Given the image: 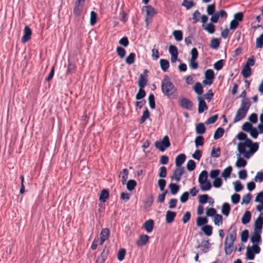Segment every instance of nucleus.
<instances>
[{
	"mask_svg": "<svg viewBox=\"0 0 263 263\" xmlns=\"http://www.w3.org/2000/svg\"><path fill=\"white\" fill-rule=\"evenodd\" d=\"M170 145L171 143L167 136H165L162 140L156 141L155 143V147L161 152H164Z\"/></svg>",
	"mask_w": 263,
	"mask_h": 263,
	"instance_id": "20e7f679",
	"label": "nucleus"
},
{
	"mask_svg": "<svg viewBox=\"0 0 263 263\" xmlns=\"http://www.w3.org/2000/svg\"><path fill=\"white\" fill-rule=\"evenodd\" d=\"M184 172V167H177L176 169L173 170V174L171 176V178L172 180H175L177 182H179L181 179V177Z\"/></svg>",
	"mask_w": 263,
	"mask_h": 263,
	"instance_id": "0eeeda50",
	"label": "nucleus"
},
{
	"mask_svg": "<svg viewBox=\"0 0 263 263\" xmlns=\"http://www.w3.org/2000/svg\"><path fill=\"white\" fill-rule=\"evenodd\" d=\"M146 12L147 16L151 19L152 17L156 13L155 9L151 5H147L145 7Z\"/></svg>",
	"mask_w": 263,
	"mask_h": 263,
	"instance_id": "5701e85b",
	"label": "nucleus"
},
{
	"mask_svg": "<svg viewBox=\"0 0 263 263\" xmlns=\"http://www.w3.org/2000/svg\"><path fill=\"white\" fill-rule=\"evenodd\" d=\"M161 90L164 95L168 98H175L174 92L177 90L176 88L171 82L169 77L167 75L164 76L161 82Z\"/></svg>",
	"mask_w": 263,
	"mask_h": 263,
	"instance_id": "7ed1b4c3",
	"label": "nucleus"
},
{
	"mask_svg": "<svg viewBox=\"0 0 263 263\" xmlns=\"http://www.w3.org/2000/svg\"><path fill=\"white\" fill-rule=\"evenodd\" d=\"M213 221L215 225L219 226L220 224H222L223 222V218L222 216L221 215L216 214L213 217Z\"/></svg>",
	"mask_w": 263,
	"mask_h": 263,
	"instance_id": "4c0bfd02",
	"label": "nucleus"
},
{
	"mask_svg": "<svg viewBox=\"0 0 263 263\" xmlns=\"http://www.w3.org/2000/svg\"><path fill=\"white\" fill-rule=\"evenodd\" d=\"M108 254V250H106L105 249H104L102 251V252L101 253V255L100 256H99L96 261L97 262L99 263H104L105 260L106 259L107 256Z\"/></svg>",
	"mask_w": 263,
	"mask_h": 263,
	"instance_id": "dca6fc26",
	"label": "nucleus"
},
{
	"mask_svg": "<svg viewBox=\"0 0 263 263\" xmlns=\"http://www.w3.org/2000/svg\"><path fill=\"white\" fill-rule=\"evenodd\" d=\"M171 193L173 195L176 194L179 190V186L175 183H171L169 184Z\"/></svg>",
	"mask_w": 263,
	"mask_h": 263,
	"instance_id": "58836bf2",
	"label": "nucleus"
},
{
	"mask_svg": "<svg viewBox=\"0 0 263 263\" xmlns=\"http://www.w3.org/2000/svg\"><path fill=\"white\" fill-rule=\"evenodd\" d=\"M145 91L143 88H139V91L136 96V99L137 100H140L145 97Z\"/></svg>",
	"mask_w": 263,
	"mask_h": 263,
	"instance_id": "5fc2aeb1",
	"label": "nucleus"
},
{
	"mask_svg": "<svg viewBox=\"0 0 263 263\" xmlns=\"http://www.w3.org/2000/svg\"><path fill=\"white\" fill-rule=\"evenodd\" d=\"M232 171V167L231 166H229L223 170L221 173V176L226 179L230 177Z\"/></svg>",
	"mask_w": 263,
	"mask_h": 263,
	"instance_id": "f704fd0d",
	"label": "nucleus"
},
{
	"mask_svg": "<svg viewBox=\"0 0 263 263\" xmlns=\"http://www.w3.org/2000/svg\"><path fill=\"white\" fill-rule=\"evenodd\" d=\"M256 47L257 48H261L263 47V33L256 39Z\"/></svg>",
	"mask_w": 263,
	"mask_h": 263,
	"instance_id": "864d4df0",
	"label": "nucleus"
},
{
	"mask_svg": "<svg viewBox=\"0 0 263 263\" xmlns=\"http://www.w3.org/2000/svg\"><path fill=\"white\" fill-rule=\"evenodd\" d=\"M76 69V65L75 64L69 60H68V64L67 66V74L70 75L72 73L73 71Z\"/></svg>",
	"mask_w": 263,
	"mask_h": 263,
	"instance_id": "e433bc0d",
	"label": "nucleus"
},
{
	"mask_svg": "<svg viewBox=\"0 0 263 263\" xmlns=\"http://www.w3.org/2000/svg\"><path fill=\"white\" fill-rule=\"evenodd\" d=\"M215 11V4H213L208 6L206 12L208 15H211L214 14Z\"/></svg>",
	"mask_w": 263,
	"mask_h": 263,
	"instance_id": "0e129e2a",
	"label": "nucleus"
},
{
	"mask_svg": "<svg viewBox=\"0 0 263 263\" xmlns=\"http://www.w3.org/2000/svg\"><path fill=\"white\" fill-rule=\"evenodd\" d=\"M241 74L245 78H248L251 74V69L248 65H245L241 71Z\"/></svg>",
	"mask_w": 263,
	"mask_h": 263,
	"instance_id": "cd10ccee",
	"label": "nucleus"
},
{
	"mask_svg": "<svg viewBox=\"0 0 263 263\" xmlns=\"http://www.w3.org/2000/svg\"><path fill=\"white\" fill-rule=\"evenodd\" d=\"M218 116L217 114L214 115V116H212L209 118L208 120L206 121L205 123L206 124H211L214 123L218 119Z\"/></svg>",
	"mask_w": 263,
	"mask_h": 263,
	"instance_id": "774afa93",
	"label": "nucleus"
},
{
	"mask_svg": "<svg viewBox=\"0 0 263 263\" xmlns=\"http://www.w3.org/2000/svg\"><path fill=\"white\" fill-rule=\"evenodd\" d=\"M224 64V60H220L218 61H217L215 64H214V68L216 70H221Z\"/></svg>",
	"mask_w": 263,
	"mask_h": 263,
	"instance_id": "8fccbe9b",
	"label": "nucleus"
},
{
	"mask_svg": "<svg viewBox=\"0 0 263 263\" xmlns=\"http://www.w3.org/2000/svg\"><path fill=\"white\" fill-rule=\"evenodd\" d=\"M97 14L95 11H91L90 12V24L91 26L94 25L97 22Z\"/></svg>",
	"mask_w": 263,
	"mask_h": 263,
	"instance_id": "bf43d9fd",
	"label": "nucleus"
},
{
	"mask_svg": "<svg viewBox=\"0 0 263 263\" xmlns=\"http://www.w3.org/2000/svg\"><path fill=\"white\" fill-rule=\"evenodd\" d=\"M259 148L257 142H253L251 139H247L246 142H239L237 145V150L239 154L243 155L246 159H249Z\"/></svg>",
	"mask_w": 263,
	"mask_h": 263,
	"instance_id": "f257e3e1",
	"label": "nucleus"
},
{
	"mask_svg": "<svg viewBox=\"0 0 263 263\" xmlns=\"http://www.w3.org/2000/svg\"><path fill=\"white\" fill-rule=\"evenodd\" d=\"M196 167V163L193 160H190L186 165V168L189 171H193Z\"/></svg>",
	"mask_w": 263,
	"mask_h": 263,
	"instance_id": "052dcab7",
	"label": "nucleus"
},
{
	"mask_svg": "<svg viewBox=\"0 0 263 263\" xmlns=\"http://www.w3.org/2000/svg\"><path fill=\"white\" fill-rule=\"evenodd\" d=\"M205 132V127L203 123H200L196 126V132L197 134L202 135Z\"/></svg>",
	"mask_w": 263,
	"mask_h": 263,
	"instance_id": "72a5a7b5",
	"label": "nucleus"
},
{
	"mask_svg": "<svg viewBox=\"0 0 263 263\" xmlns=\"http://www.w3.org/2000/svg\"><path fill=\"white\" fill-rule=\"evenodd\" d=\"M233 183L234 185V190L236 192H240L243 188V185L238 180L234 182Z\"/></svg>",
	"mask_w": 263,
	"mask_h": 263,
	"instance_id": "13d9d810",
	"label": "nucleus"
},
{
	"mask_svg": "<svg viewBox=\"0 0 263 263\" xmlns=\"http://www.w3.org/2000/svg\"><path fill=\"white\" fill-rule=\"evenodd\" d=\"M195 92L198 95H200L203 92V88L200 82H197L194 87Z\"/></svg>",
	"mask_w": 263,
	"mask_h": 263,
	"instance_id": "ea45409f",
	"label": "nucleus"
},
{
	"mask_svg": "<svg viewBox=\"0 0 263 263\" xmlns=\"http://www.w3.org/2000/svg\"><path fill=\"white\" fill-rule=\"evenodd\" d=\"M249 231L248 230H243L240 235L241 240L243 242H246L248 238Z\"/></svg>",
	"mask_w": 263,
	"mask_h": 263,
	"instance_id": "680f3d73",
	"label": "nucleus"
},
{
	"mask_svg": "<svg viewBox=\"0 0 263 263\" xmlns=\"http://www.w3.org/2000/svg\"><path fill=\"white\" fill-rule=\"evenodd\" d=\"M205 80L202 83L205 85H211L214 79V72L212 69H209L205 71Z\"/></svg>",
	"mask_w": 263,
	"mask_h": 263,
	"instance_id": "423d86ee",
	"label": "nucleus"
},
{
	"mask_svg": "<svg viewBox=\"0 0 263 263\" xmlns=\"http://www.w3.org/2000/svg\"><path fill=\"white\" fill-rule=\"evenodd\" d=\"M122 173L123 174V175L122 176L121 182L124 185L126 183V180L128 178L129 172L127 169L124 168L122 170Z\"/></svg>",
	"mask_w": 263,
	"mask_h": 263,
	"instance_id": "603ef678",
	"label": "nucleus"
},
{
	"mask_svg": "<svg viewBox=\"0 0 263 263\" xmlns=\"http://www.w3.org/2000/svg\"><path fill=\"white\" fill-rule=\"evenodd\" d=\"M197 100L198 101V111L199 114L202 113L204 110L208 109V106L204 101V98L201 96H198Z\"/></svg>",
	"mask_w": 263,
	"mask_h": 263,
	"instance_id": "9d476101",
	"label": "nucleus"
},
{
	"mask_svg": "<svg viewBox=\"0 0 263 263\" xmlns=\"http://www.w3.org/2000/svg\"><path fill=\"white\" fill-rule=\"evenodd\" d=\"M200 187L202 191H206L210 190L212 187V185L211 182L206 180V181H204L202 184H200Z\"/></svg>",
	"mask_w": 263,
	"mask_h": 263,
	"instance_id": "2f4dec72",
	"label": "nucleus"
},
{
	"mask_svg": "<svg viewBox=\"0 0 263 263\" xmlns=\"http://www.w3.org/2000/svg\"><path fill=\"white\" fill-rule=\"evenodd\" d=\"M173 34L177 41H181L182 40V32L181 30H175Z\"/></svg>",
	"mask_w": 263,
	"mask_h": 263,
	"instance_id": "09e8293b",
	"label": "nucleus"
},
{
	"mask_svg": "<svg viewBox=\"0 0 263 263\" xmlns=\"http://www.w3.org/2000/svg\"><path fill=\"white\" fill-rule=\"evenodd\" d=\"M231 208L230 204L227 202H224L222 206L221 213L223 215L228 216L229 215Z\"/></svg>",
	"mask_w": 263,
	"mask_h": 263,
	"instance_id": "393cba45",
	"label": "nucleus"
},
{
	"mask_svg": "<svg viewBox=\"0 0 263 263\" xmlns=\"http://www.w3.org/2000/svg\"><path fill=\"white\" fill-rule=\"evenodd\" d=\"M202 231L206 236H211L212 234L213 227L211 225H205L202 227Z\"/></svg>",
	"mask_w": 263,
	"mask_h": 263,
	"instance_id": "7c9ffc66",
	"label": "nucleus"
},
{
	"mask_svg": "<svg viewBox=\"0 0 263 263\" xmlns=\"http://www.w3.org/2000/svg\"><path fill=\"white\" fill-rule=\"evenodd\" d=\"M224 133V130L221 127H218L215 132L214 135V139L217 140L221 138Z\"/></svg>",
	"mask_w": 263,
	"mask_h": 263,
	"instance_id": "c85d7f7f",
	"label": "nucleus"
},
{
	"mask_svg": "<svg viewBox=\"0 0 263 263\" xmlns=\"http://www.w3.org/2000/svg\"><path fill=\"white\" fill-rule=\"evenodd\" d=\"M247 164V161L243 158H240V157L237 160L235 165L236 167L240 168L245 167Z\"/></svg>",
	"mask_w": 263,
	"mask_h": 263,
	"instance_id": "a18cd8bd",
	"label": "nucleus"
},
{
	"mask_svg": "<svg viewBox=\"0 0 263 263\" xmlns=\"http://www.w3.org/2000/svg\"><path fill=\"white\" fill-rule=\"evenodd\" d=\"M219 41L218 39L213 38L210 41V46L212 49H217L219 46Z\"/></svg>",
	"mask_w": 263,
	"mask_h": 263,
	"instance_id": "37998d69",
	"label": "nucleus"
},
{
	"mask_svg": "<svg viewBox=\"0 0 263 263\" xmlns=\"http://www.w3.org/2000/svg\"><path fill=\"white\" fill-rule=\"evenodd\" d=\"M108 197V191L106 189H103L100 193L99 200L102 202H105Z\"/></svg>",
	"mask_w": 263,
	"mask_h": 263,
	"instance_id": "b1692460",
	"label": "nucleus"
},
{
	"mask_svg": "<svg viewBox=\"0 0 263 263\" xmlns=\"http://www.w3.org/2000/svg\"><path fill=\"white\" fill-rule=\"evenodd\" d=\"M220 155V149L219 147H217L215 148V147H213L211 153V156L214 158H218Z\"/></svg>",
	"mask_w": 263,
	"mask_h": 263,
	"instance_id": "4d7b16f0",
	"label": "nucleus"
},
{
	"mask_svg": "<svg viewBox=\"0 0 263 263\" xmlns=\"http://www.w3.org/2000/svg\"><path fill=\"white\" fill-rule=\"evenodd\" d=\"M147 72L148 70L145 69L144 70L143 73L140 74L139 80L138 82L139 88H144L146 86L147 82V79L146 78L147 77Z\"/></svg>",
	"mask_w": 263,
	"mask_h": 263,
	"instance_id": "1a4fd4ad",
	"label": "nucleus"
},
{
	"mask_svg": "<svg viewBox=\"0 0 263 263\" xmlns=\"http://www.w3.org/2000/svg\"><path fill=\"white\" fill-rule=\"evenodd\" d=\"M178 103L179 106L183 109H185L189 110H192L193 109V102L191 100L185 97L181 98L179 100Z\"/></svg>",
	"mask_w": 263,
	"mask_h": 263,
	"instance_id": "39448f33",
	"label": "nucleus"
},
{
	"mask_svg": "<svg viewBox=\"0 0 263 263\" xmlns=\"http://www.w3.org/2000/svg\"><path fill=\"white\" fill-rule=\"evenodd\" d=\"M176 213L172 211H167L165 215V221L167 223H172L176 216Z\"/></svg>",
	"mask_w": 263,
	"mask_h": 263,
	"instance_id": "ddd939ff",
	"label": "nucleus"
},
{
	"mask_svg": "<svg viewBox=\"0 0 263 263\" xmlns=\"http://www.w3.org/2000/svg\"><path fill=\"white\" fill-rule=\"evenodd\" d=\"M251 105V102L249 99H245L242 100L240 104V106L239 108L243 110L248 112Z\"/></svg>",
	"mask_w": 263,
	"mask_h": 263,
	"instance_id": "2eb2a0df",
	"label": "nucleus"
},
{
	"mask_svg": "<svg viewBox=\"0 0 263 263\" xmlns=\"http://www.w3.org/2000/svg\"><path fill=\"white\" fill-rule=\"evenodd\" d=\"M126 188L129 191H132L134 190L137 185V182L135 180H129L126 183Z\"/></svg>",
	"mask_w": 263,
	"mask_h": 263,
	"instance_id": "c9c22d12",
	"label": "nucleus"
},
{
	"mask_svg": "<svg viewBox=\"0 0 263 263\" xmlns=\"http://www.w3.org/2000/svg\"><path fill=\"white\" fill-rule=\"evenodd\" d=\"M208 174L206 171H202L199 175L198 182L199 184H202L204 181L208 180Z\"/></svg>",
	"mask_w": 263,
	"mask_h": 263,
	"instance_id": "bb28decb",
	"label": "nucleus"
},
{
	"mask_svg": "<svg viewBox=\"0 0 263 263\" xmlns=\"http://www.w3.org/2000/svg\"><path fill=\"white\" fill-rule=\"evenodd\" d=\"M83 5L78 3H75V6L73 9V14L77 16H80L83 10Z\"/></svg>",
	"mask_w": 263,
	"mask_h": 263,
	"instance_id": "aec40b11",
	"label": "nucleus"
},
{
	"mask_svg": "<svg viewBox=\"0 0 263 263\" xmlns=\"http://www.w3.org/2000/svg\"><path fill=\"white\" fill-rule=\"evenodd\" d=\"M149 116H150V113H149L147 108H145V109L143 112L142 116H141L140 120L139 121V123L140 124L143 123L144 122H145V121H146V120L147 119L149 118Z\"/></svg>",
	"mask_w": 263,
	"mask_h": 263,
	"instance_id": "473e14b6",
	"label": "nucleus"
},
{
	"mask_svg": "<svg viewBox=\"0 0 263 263\" xmlns=\"http://www.w3.org/2000/svg\"><path fill=\"white\" fill-rule=\"evenodd\" d=\"M260 232L257 231H254L253 235L251 237V241L254 245L258 244L261 241V236L260 235Z\"/></svg>",
	"mask_w": 263,
	"mask_h": 263,
	"instance_id": "a211bd4d",
	"label": "nucleus"
},
{
	"mask_svg": "<svg viewBox=\"0 0 263 263\" xmlns=\"http://www.w3.org/2000/svg\"><path fill=\"white\" fill-rule=\"evenodd\" d=\"M252 198V195L251 193H249L246 195L243 196L242 197V202H241V204L245 203L246 204H248L251 200Z\"/></svg>",
	"mask_w": 263,
	"mask_h": 263,
	"instance_id": "e2e57ef3",
	"label": "nucleus"
},
{
	"mask_svg": "<svg viewBox=\"0 0 263 263\" xmlns=\"http://www.w3.org/2000/svg\"><path fill=\"white\" fill-rule=\"evenodd\" d=\"M240 199V196L238 194L235 193L231 196L232 202L234 204H237L239 202Z\"/></svg>",
	"mask_w": 263,
	"mask_h": 263,
	"instance_id": "338daca9",
	"label": "nucleus"
},
{
	"mask_svg": "<svg viewBox=\"0 0 263 263\" xmlns=\"http://www.w3.org/2000/svg\"><path fill=\"white\" fill-rule=\"evenodd\" d=\"M160 65L161 69L165 72L170 67V63L168 60L165 59H161L160 60Z\"/></svg>",
	"mask_w": 263,
	"mask_h": 263,
	"instance_id": "a878e982",
	"label": "nucleus"
},
{
	"mask_svg": "<svg viewBox=\"0 0 263 263\" xmlns=\"http://www.w3.org/2000/svg\"><path fill=\"white\" fill-rule=\"evenodd\" d=\"M186 156L184 154H181L177 156L175 159V164L177 167H182L181 165L184 162Z\"/></svg>",
	"mask_w": 263,
	"mask_h": 263,
	"instance_id": "4468645a",
	"label": "nucleus"
},
{
	"mask_svg": "<svg viewBox=\"0 0 263 263\" xmlns=\"http://www.w3.org/2000/svg\"><path fill=\"white\" fill-rule=\"evenodd\" d=\"M208 220L206 217H198L197 218L196 224L198 227H200L206 224Z\"/></svg>",
	"mask_w": 263,
	"mask_h": 263,
	"instance_id": "a19ab883",
	"label": "nucleus"
},
{
	"mask_svg": "<svg viewBox=\"0 0 263 263\" xmlns=\"http://www.w3.org/2000/svg\"><path fill=\"white\" fill-rule=\"evenodd\" d=\"M32 32L28 26H25L24 29V34L22 37V42L24 43L28 42L31 38Z\"/></svg>",
	"mask_w": 263,
	"mask_h": 263,
	"instance_id": "9b49d317",
	"label": "nucleus"
},
{
	"mask_svg": "<svg viewBox=\"0 0 263 263\" xmlns=\"http://www.w3.org/2000/svg\"><path fill=\"white\" fill-rule=\"evenodd\" d=\"M251 214L249 211H246L241 218V222L243 224L248 223L251 220Z\"/></svg>",
	"mask_w": 263,
	"mask_h": 263,
	"instance_id": "412c9836",
	"label": "nucleus"
},
{
	"mask_svg": "<svg viewBox=\"0 0 263 263\" xmlns=\"http://www.w3.org/2000/svg\"><path fill=\"white\" fill-rule=\"evenodd\" d=\"M149 237L147 235H140L139 239L137 241V245L139 246H144L148 240Z\"/></svg>",
	"mask_w": 263,
	"mask_h": 263,
	"instance_id": "6ab92c4d",
	"label": "nucleus"
},
{
	"mask_svg": "<svg viewBox=\"0 0 263 263\" xmlns=\"http://www.w3.org/2000/svg\"><path fill=\"white\" fill-rule=\"evenodd\" d=\"M110 236V231L108 228H103L102 229L100 237L107 240Z\"/></svg>",
	"mask_w": 263,
	"mask_h": 263,
	"instance_id": "c756f323",
	"label": "nucleus"
},
{
	"mask_svg": "<svg viewBox=\"0 0 263 263\" xmlns=\"http://www.w3.org/2000/svg\"><path fill=\"white\" fill-rule=\"evenodd\" d=\"M117 53L120 58H123L125 55L126 51L123 48L119 46L117 48Z\"/></svg>",
	"mask_w": 263,
	"mask_h": 263,
	"instance_id": "69168bd1",
	"label": "nucleus"
},
{
	"mask_svg": "<svg viewBox=\"0 0 263 263\" xmlns=\"http://www.w3.org/2000/svg\"><path fill=\"white\" fill-rule=\"evenodd\" d=\"M263 226V213H260L254 222V231L261 233Z\"/></svg>",
	"mask_w": 263,
	"mask_h": 263,
	"instance_id": "6e6552de",
	"label": "nucleus"
},
{
	"mask_svg": "<svg viewBox=\"0 0 263 263\" xmlns=\"http://www.w3.org/2000/svg\"><path fill=\"white\" fill-rule=\"evenodd\" d=\"M126 254V250L124 248H121L119 249L118 254H117V258L118 260L119 261H122L125 257Z\"/></svg>",
	"mask_w": 263,
	"mask_h": 263,
	"instance_id": "3c124183",
	"label": "nucleus"
},
{
	"mask_svg": "<svg viewBox=\"0 0 263 263\" xmlns=\"http://www.w3.org/2000/svg\"><path fill=\"white\" fill-rule=\"evenodd\" d=\"M154 221L152 219L146 220L144 223V228L147 233H151L154 228Z\"/></svg>",
	"mask_w": 263,
	"mask_h": 263,
	"instance_id": "f3484780",
	"label": "nucleus"
},
{
	"mask_svg": "<svg viewBox=\"0 0 263 263\" xmlns=\"http://www.w3.org/2000/svg\"><path fill=\"white\" fill-rule=\"evenodd\" d=\"M136 54L135 53L131 52L126 58V63L129 65H131L134 63Z\"/></svg>",
	"mask_w": 263,
	"mask_h": 263,
	"instance_id": "79ce46f5",
	"label": "nucleus"
},
{
	"mask_svg": "<svg viewBox=\"0 0 263 263\" xmlns=\"http://www.w3.org/2000/svg\"><path fill=\"white\" fill-rule=\"evenodd\" d=\"M237 229L232 224L228 230V235L224 241V251L226 255H230L233 250L234 242L236 239Z\"/></svg>",
	"mask_w": 263,
	"mask_h": 263,
	"instance_id": "f03ea898",
	"label": "nucleus"
},
{
	"mask_svg": "<svg viewBox=\"0 0 263 263\" xmlns=\"http://www.w3.org/2000/svg\"><path fill=\"white\" fill-rule=\"evenodd\" d=\"M247 114V112L241 109L238 108L234 118L233 122L236 123L243 119L246 117Z\"/></svg>",
	"mask_w": 263,
	"mask_h": 263,
	"instance_id": "f8f14e48",
	"label": "nucleus"
},
{
	"mask_svg": "<svg viewBox=\"0 0 263 263\" xmlns=\"http://www.w3.org/2000/svg\"><path fill=\"white\" fill-rule=\"evenodd\" d=\"M202 27L210 34L214 33L215 31V26L211 23L208 24L206 26L202 25Z\"/></svg>",
	"mask_w": 263,
	"mask_h": 263,
	"instance_id": "4be33fe9",
	"label": "nucleus"
},
{
	"mask_svg": "<svg viewBox=\"0 0 263 263\" xmlns=\"http://www.w3.org/2000/svg\"><path fill=\"white\" fill-rule=\"evenodd\" d=\"M246 255L248 259L253 260L254 259V253L253 251L252 248L249 246L247 248Z\"/></svg>",
	"mask_w": 263,
	"mask_h": 263,
	"instance_id": "de8ad7c7",
	"label": "nucleus"
},
{
	"mask_svg": "<svg viewBox=\"0 0 263 263\" xmlns=\"http://www.w3.org/2000/svg\"><path fill=\"white\" fill-rule=\"evenodd\" d=\"M148 103L151 109H155L156 107L155 97L153 93H151L148 96Z\"/></svg>",
	"mask_w": 263,
	"mask_h": 263,
	"instance_id": "c03bdc74",
	"label": "nucleus"
},
{
	"mask_svg": "<svg viewBox=\"0 0 263 263\" xmlns=\"http://www.w3.org/2000/svg\"><path fill=\"white\" fill-rule=\"evenodd\" d=\"M204 138L202 136H198L195 140V144L196 147L203 145L204 143Z\"/></svg>",
	"mask_w": 263,
	"mask_h": 263,
	"instance_id": "49530a36",
	"label": "nucleus"
},
{
	"mask_svg": "<svg viewBox=\"0 0 263 263\" xmlns=\"http://www.w3.org/2000/svg\"><path fill=\"white\" fill-rule=\"evenodd\" d=\"M194 5V3L192 1L183 0L182 6L186 8L187 10L191 9Z\"/></svg>",
	"mask_w": 263,
	"mask_h": 263,
	"instance_id": "6e6d98bb",
	"label": "nucleus"
}]
</instances>
